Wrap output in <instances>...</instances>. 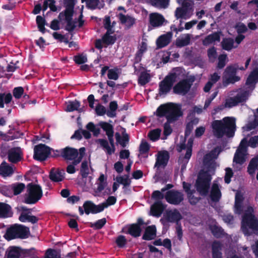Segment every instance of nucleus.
I'll use <instances>...</instances> for the list:
<instances>
[{"label": "nucleus", "mask_w": 258, "mask_h": 258, "mask_svg": "<svg viewBox=\"0 0 258 258\" xmlns=\"http://www.w3.org/2000/svg\"><path fill=\"white\" fill-rule=\"evenodd\" d=\"M207 55L209 60L212 62H214L217 57L216 47L213 46L209 48L207 50Z\"/></svg>", "instance_id": "53"}, {"label": "nucleus", "mask_w": 258, "mask_h": 258, "mask_svg": "<svg viewBox=\"0 0 258 258\" xmlns=\"http://www.w3.org/2000/svg\"><path fill=\"white\" fill-rule=\"evenodd\" d=\"M107 77L110 80H117L119 78L117 69H109L108 71Z\"/></svg>", "instance_id": "63"}, {"label": "nucleus", "mask_w": 258, "mask_h": 258, "mask_svg": "<svg viewBox=\"0 0 258 258\" xmlns=\"http://www.w3.org/2000/svg\"><path fill=\"white\" fill-rule=\"evenodd\" d=\"M82 3L86 2L87 7L92 10L96 9L99 4V0H81Z\"/></svg>", "instance_id": "59"}, {"label": "nucleus", "mask_w": 258, "mask_h": 258, "mask_svg": "<svg viewBox=\"0 0 258 258\" xmlns=\"http://www.w3.org/2000/svg\"><path fill=\"white\" fill-rule=\"evenodd\" d=\"M65 10L61 13L62 14H74V8L76 0H63Z\"/></svg>", "instance_id": "34"}, {"label": "nucleus", "mask_w": 258, "mask_h": 258, "mask_svg": "<svg viewBox=\"0 0 258 258\" xmlns=\"http://www.w3.org/2000/svg\"><path fill=\"white\" fill-rule=\"evenodd\" d=\"M116 182L122 184L124 187L128 186L131 183V180L129 178L128 174H125L123 176H118L115 179Z\"/></svg>", "instance_id": "41"}, {"label": "nucleus", "mask_w": 258, "mask_h": 258, "mask_svg": "<svg viewBox=\"0 0 258 258\" xmlns=\"http://www.w3.org/2000/svg\"><path fill=\"white\" fill-rule=\"evenodd\" d=\"M89 173V170L87 161H84L81 164L80 168V174L82 178H87Z\"/></svg>", "instance_id": "49"}, {"label": "nucleus", "mask_w": 258, "mask_h": 258, "mask_svg": "<svg viewBox=\"0 0 258 258\" xmlns=\"http://www.w3.org/2000/svg\"><path fill=\"white\" fill-rule=\"evenodd\" d=\"M7 258H23L22 248L17 246H11L7 251Z\"/></svg>", "instance_id": "29"}, {"label": "nucleus", "mask_w": 258, "mask_h": 258, "mask_svg": "<svg viewBox=\"0 0 258 258\" xmlns=\"http://www.w3.org/2000/svg\"><path fill=\"white\" fill-rule=\"evenodd\" d=\"M0 193L6 197L12 196L11 185H0Z\"/></svg>", "instance_id": "50"}, {"label": "nucleus", "mask_w": 258, "mask_h": 258, "mask_svg": "<svg viewBox=\"0 0 258 258\" xmlns=\"http://www.w3.org/2000/svg\"><path fill=\"white\" fill-rule=\"evenodd\" d=\"M246 151L241 150V148H237L234 156L233 162L242 165L246 161Z\"/></svg>", "instance_id": "27"}, {"label": "nucleus", "mask_w": 258, "mask_h": 258, "mask_svg": "<svg viewBox=\"0 0 258 258\" xmlns=\"http://www.w3.org/2000/svg\"><path fill=\"white\" fill-rule=\"evenodd\" d=\"M27 192L24 196V202L27 204H35L42 197L43 191L41 186L33 182L28 183L27 186Z\"/></svg>", "instance_id": "3"}, {"label": "nucleus", "mask_w": 258, "mask_h": 258, "mask_svg": "<svg viewBox=\"0 0 258 258\" xmlns=\"http://www.w3.org/2000/svg\"><path fill=\"white\" fill-rule=\"evenodd\" d=\"M182 114L180 106L173 103L162 104L156 111L157 116L160 117L165 116L168 122L177 120Z\"/></svg>", "instance_id": "2"}, {"label": "nucleus", "mask_w": 258, "mask_h": 258, "mask_svg": "<svg viewBox=\"0 0 258 258\" xmlns=\"http://www.w3.org/2000/svg\"><path fill=\"white\" fill-rule=\"evenodd\" d=\"M122 137L120 136L119 133L117 132L115 134L116 140L123 148L126 147L130 140L129 135L126 133L125 130L122 133Z\"/></svg>", "instance_id": "30"}, {"label": "nucleus", "mask_w": 258, "mask_h": 258, "mask_svg": "<svg viewBox=\"0 0 258 258\" xmlns=\"http://www.w3.org/2000/svg\"><path fill=\"white\" fill-rule=\"evenodd\" d=\"M46 256L45 258H60V254L55 249H48L46 252Z\"/></svg>", "instance_id": "57"}, {"label": "nucleus", "mask_w": 258, "mask_h": 258, "mask_svg": "<svg viewBox=\"0 0 258 258\" xmlns=\"http://www.w3.org/2000/svg\"><path fill=\"white\" fill-rule=\"evenodd\" d=\"M172 36V32H168L165 34L160 36L156 40V46L158 48H163L168 45Z\"/></svg>", "instance_id": "20"}, {"label": "nucleus", "mask_w": 258, "mask_h": 258, "mask_svg": "<svg viewBox=\"0 0 258 258\" xmlns=\"http://www.w3.org/2000/svg\"><path fill=\"white\" fill-rule=\"evenodd\" d=\"M104 28L106 30V31H115L114 29L111 28V22L110 17L109 16H105L103 21Z\"/></svg>", "instance_id": "55"}, {"label": "nucleus", "mask_w": 258, "mask_h": 258, "mask_svg": "<svg viewBox=\"0 0 258 258\" xmlns=\"http://www.w3.org/2000/svg\"><path fill=\"white\" fill-rule=\"evenodd\" d=\"M83 207L84 210L80 206L78 208L80 215H83L84 213L86 215H89L90 213L95 214L103 211L100 204L96 205L91 201H85Z\"/></svg>", "instance_id": "11"}, {"label": "nucleus", "mask_w": 258, "mask_h": 258, "mask_svg": "<svg viewBox=\"0 0 258 258\" xmlns=\"http://www.w3.org/2000/svg\"><path fill=\"white\" fill-rule=\"evenodd\" d=\"M97 143L99 144L100 147L105 150L107 155H111L115 151V144L109 145L108 141L104 139H99L97 140Z\"/></svg>", "instance_id": "22"}, {"label": "nucleus", "mask_w": 258, "mask_h": 258, "mask_svg": "<svg viewBox=\"0 0 258 258\" xmlns=\"http://www.w3.org/2000/svg\"><path fill=\"white\" fill-rule=\"evenodd\" d=\"M150 146L149 144L145 140H142L140 146L139 152L141 154L148 153L150 150Z\"/></svg>", "instance_id": "51"}, {"label": "nucleus", "mask_w": 258, "mask_h": 258, "mask_svg": "<svg viewBox=\"0 0 258 258\" xmlns=\"http://www.w3.org/2000/svg\"><path fill=\"white\" fill-rule=\"evenodd\" d=\"M211 175L207 171L200 172L196 180L195 186L197 190L202 196H206L209 191Z\"/></svg>", "instance_id": "5"}, {"label": "nucleus", "mask_w": 258, "mask_h": 258, "mask_svg": "<svg viewBox=\"0 0 258 258\" xmlns=\"http://www.w3.org/2000/svg\"><path fill=\"white\" fill-rule=\"evenodd\" d=\"M115 242L118 247L123 248L126 245L127 240L124 236L120 235L116 238Z\"/></svg>", "instance_id": "58"}, {"label": "nucleus", "mask_w": 258, "mask_h": 258, "mask_svg": "<svg viewBox=\"0 0 258 258\" xmlns=\"http://www.w3.org/2000/svg\"><path fill=\"white\" fill-rule=\"evenodd\" d=\"M13 168L6 162L4 161L0 165V175L4 177L9 176L13 174Z\"/></svg>", "instance_id": "32"}, {"label": "nucleus", "mask_w": 258, "mask_h": 258, "mask_svg": "<svg viewBox=\"0 0 258 258\" xmlns=\"http://www.w3.org/2000/svg\"><path fill=\"white\" fill-rule=\"evenodd\" d=\"M13 213L10 205L0 202V218H8L12 217Z\"/></svg>", "instance_id": "26"}, {"label": "nucleus", "mask_w": 258, "mask_h": 258, "mask_svg": "<svg viewBox=\"0 0 258 258\" xmlns=\"http://www.w3.org/2000/svg\"><path fill=\"white\" fill-rule=\"evenodd\" d=\"M161 134V130L159 129H155L150 131L148 134V137L150 139L153 141L158 140Z\"/></svg>", "instance_id": "56"}, {"label": "nucleus", "mask_w": 258, "mask_h": 258, "mask_svg": "<svg viewBox=\"0 0 258 258\" xmlns=\"http://www.w3.org/2000/svg\"><path fill=\"white\" fill-rule=\"evenodd\" d=\"M192 140L189 139L187 143V147L186 148V153L184 156V159L186 160L185 162L188 163L192 154Z\"/></svg>", "instance_id": "52"}, {"label": "nucleus", "mask_w": 258, "mask_h": 258, "mask_svg": "<svg viewBox=\"0 0 258 258\" xmlns=\"http://www.w3.org/2000/svg\"><path fill=\"white\" fill-rule=\"evenodd\" d=\"M226 173L224 176L225 182L229 184L231 182V178L233 175L232 170L230 168H226L225 169Z\"/></svg>", "instance_id": "64"}, {"label": "nucleus", "mask_w": 258, "mask_h": 258, "mask_svg": "<svg viewBox=\"0 0 258 258\" xmlns=\"http://www.w3.org/2000/svg\"><path fill=\"white\" fill-rule=\"evenodd\" d=\"M51 148L45 144H40L35 146L33 158L39 161H45L51 154Z\"/></svg>", "instance_id": "9"}, {"label": "nucleus", "mask_w": 258, "mask_h": 258, "mask_svg": "<svg viewBox=\"0 0 258 258\" xmlns=\"http://www.w3.org/2000/svg\"><path fill=\"white\" fill-rule=\"evenodd\" d=\"M150 3L154 7L165 9L169 6V0H150Z\"/></svg>", "instance_id": "43"}, {"label": "nucleus", "mask_w": 258, "mask_h": 258, "mask_svg": "<svg viewBox=\"0 0 258 258\" xmlns=\"http://www.w3.org/2000/svg\"><path fill=\"white\" fill-rule=\"evenodd\" d=\"M213 235L216 238H221L224 235L223 229L219 226L214 225L211 229Z\"/></svg>", "instance_id": "46"}, {"label": "nucleus", "mask_w": 258, "mask_h": 258, "mask_svg": "<svg viewBox=\"0 0 258 258\" xmlns=\"http://www.w3.org/2000/svg\"><path fill=\"white\" fill-rule=\"evenodd\" d=\"M12 195L17 196L20 194L26 188V185L24 183L15 182L11 184Z\"/></svg>", "instance_id": "36"}, {"label": "nucleus", "mask_w": 258, "mask_h": 258, "mask_svg": "<svg viewBox=\"0 0 258 258\" xmlns=\"http://www.w3.org/2000/svg\"><path fill=\"white\" fill-rule=\"evenodd\" d=\"M64 171L59 168H52L49 172V179L53 182H58L63 180Z\"/></svg>", "instance_id": "18"}, {"label": "nucleus", "mask_w": 258, "mask_h": 258, "mask_svg": "<svg viewBox=\"0 0 258 258\" xmlns=\"http://www.w3.org/2000/svg\"><path fill=\"white\" fill-rule=\"evenodd\" d=\"M187 9H183L180 7L176 8L175 12V16L176 19L183 18L187 13Z\"/></svg>", "instance_id": "62"}, {"label": "nucleus", "mask_w": 258, "mask_h": 258, "mask_svg": "<svg viewBox=\"0 0 258 258\" xmlns=\"http://www.w3.org/2000/svg\"><path fill=\"white\" fill-rule=\"evenodd\" d=\"M142 232L141 227L135 224H131L128 228L127 234H128L134 237H138L141 235Z\"/></svg>", "instance_id": "35"}, {"label": "nucleus", "mask_w": 258, "mask_h": 258, "mask_svg": "<svg viewBox=\"0 0 258 258\" xmlns=\"http://www.w3.org/2000/svg\"><path fill=\"white\" fill-rule=\"evenodd\" d=\"M238 69V65L237 63L227 66L224 70L223 76V84L224 86H227L230 84H234L240 80V77L236 76Z\"/></svg>", "instance_id": "6"}, {"label": "nucleus", "mask_w": 258, "mask_h": 258, "mask_svg": "<svg viewBox=\"0 0 258 258\" xmlns=\"http://www.w3.org/2000/svg\"><path fill=\"white\" fill-rule=\"evenodd\" d=\"M99 125L104 131L105 132L106 135L114 134L113 126L111 124L106 122H100Z\"/></svg>", "instance_id": "45"}, {"label": "nucleus", "mask_w": 258, "mask_h": 258, "mask_svg": "<svg viewBox=\"0 0 258 258\" xmlns=\"http://www.w3.org/2000/svg\"><path fill=\"white\" fill-rule=\"evenodd\" d=\"M24 90L22 87H17L14 88L13 96L16 99H20L24 94Z\"/></svg>", "instance_id": "60"}, {"label": "nucleus", "mask_w": 258, "mask_h": 258, "mask_svg": "<svg viewBox=\"0 0 258 258\" xmlns=\"http://www.w3.org/2000/svg\"><path fill=\"white\" fill-rule=\"evenodd\" d=\"M21 213L19 217V220L22 222H30L33 224L38 222L39 218L32 215L31 209L27 208L26 207L22 206L21 207Z\"/></svg>", "instance_id": "13"}, {"label": "nucleus", "mask_w": 258, "mask_h": 258, "mask_svg": "<svg viewBox=\"0 0 258 258\" xmlns=\"http://www.w3.org/2000/svg\"><path fill=\"white\" fill-rule=\"evenodd\" d=\"M115 31H106L102 36L103 43L108 46L113 44L116 40V36L115 35H111L114 33Z\"/></svg>", "instance_id": "31"}, {"label": "nucleus", "mask_w": 258, "mask_h": 258, "mask_svg": "<svg viewBox=\"0 0 258 258\" xmlns=\"http://www.w3.org/2000/svg\"><path fill=\"white\" fill-rule=\"evenodd\" d=\"M165 21L164 17L158 13H152L149 15V23L154 28L161 26Z\"/></svg>", "instance_id": "17"}, {"label": "nucleus", "mask_w": 258, "mask_h": 258, "mask_svg": "<svg viewBox=\"0 0 258 258\" xmlns=\"http://www.w3.org/2000/svg\"><path fill=\"white\" fill-rule=\"evenodd\" d=\"M156 228L155 225L147 226L145 230L142 239L145 240H153L156 236Z\"/></svg>", "instance_id": "25"}, {"label": "nucleus", "mask_w": 258, "mask_h": 258, "mask_svg": "<svg viewBox=\"0 0 258 258\" xmlns=\"http://www.w3.org/2000/svg\"><path fill=\"white\" fill-rule=\"evenodd\" d=\"M74 60L78 64H82L87 61V58L83 54H78L74 56Z\"/></svg>", "instance_id": "61"}, {"label": "nucleus", "mask_w": 258, "mask_h": 258, "mask_svg": "<svg viewBox=\"0 0 258 258\" xmlns=\"http://www.w3.org/2000/svg\"><path fill=\"white\" fill-rule=\"evenodd\" d=\"M12 95L11 93L6 94L5 93H0V108L5 107V103L9 104L12 100Z\"/></svg>", "instance_id": "38"}, {"label": "nucleus", "mask_w": 258, "mask_h": 258, "mask_svg": "<svg viewBox=\"0 0 258 258\" xmlns=\"http://www.w3.org/2000/svg\"><path fill=\"white\" fill-rule=\"evenodd\" d=\"M81 106L80 101L77 100L69 101L68 103L66 111L68 112H73L77 110L79 112L83 111L82 108H79Z\"/></svg>", "instance_id": "37"}, {"label": "nucleus", "mask_w": 258, "mask_h": 258, "mask_svg": "<svg viewBox=\"0 0 258 258\" xmlns=\"http://www.w3.org/2000/svg\"><path fill=\"white\" fill-rule=\"evenodd\" d=\"M106 219L103 218L101 219L97 220L94 223H91L90 227L94 229L99 230L101 229L106 223Z\"/></svg>", "instance_id": "54"}, {"label": "nucleus", "mask_w": 258, "mask_h": 258, "mask_svg": "<svg viewBox=\"0 0 258 258\" xmlns=\"http://www.w3.org/2000/svg\"><path fill=\"white\" fill-rule=\"evenodd\" d=\"M8 160L13 163H17L20 162L22 157L18 148H13L9 150L8 153Z\"/></svg>", "instance_id": "21"}, {"label": "nucleus", "mask_w": 258, "mask_h": 258, "mask_svg": "<svg viewBox=\"0 0 258 258\" xmlns=\"http://www.w3.org/2000/svg\"><path fill=\"white\" fill-rule=\"evenodd\" d=\"M28 228L23 225L15 224L8 228L6 234L10 240L15 238L24 239L27 237Z\"/></svg>", "instance_id": "8"}, {"label": "nucleus", "mask_w": 258, "mask_h": 258, "mask_svg": "<svg viewBox=\"0 0 258 258\" xmlns=\"http://www.w3.org/2000/svg\"><path fill=\"white\" fill-rule=\"evenodd\" d=\"M74 14L59 13L58 16V19L61 22L64 21L67 23L64 29L69 32H73L76 28L75 22L73 20Z\"/></svg>", "instance_id": "14"}, {"label": "nucleus", "mask_w": 258, "mask_h": 258, "mask_svg": "<svg viewBox=\"0 0 258 258\" xmlns=\"http://www.w3.org/2000/svg\"><path fill=\"white\" fill-rule=\"evenodd\" d=\"M190 37L188 34L185 35L184 38H177L176 40V45L178 47H182L190 43Z\"/></svg>", "instance_id": "42"}, {"label": "nucleus", "mask_w": 258, "mask_h": 258, "mask_svg": "<svg viewBox=\"0 0 258 258\" xmlns=\"http://www.w3.org/2000/svg\"><path fill=\"white\" fill-rule=\"evenodd\" d=\"M116 198L115 197L109 196L106 200V202L100 204L102 211L109 206L114 205L116 203Z\"/></svg>", "instance_id": "48"}, {"label": "nucleus", "mask_w": 258, "mask_h": 258, "mask_svg": "<svg viewBox=\"0 0 258 258\" xmlns=\"http://www.w3.org/2000/svg\"><path fill=\"white\" fill-rule=\"evenodd\" d=\"M221 34V32L217 31L207 35L203 40V44L204 46H208L216 41L219 42L220 41Z\"/></svg>", "instance_id": "24"}, {"label": "nucleus", "mask_w": 258, "mask_h": 258, "mask_svg": "<svg viewBox=\"0 0 258 258\" xmlns=\"http://www.w3.org/2000/svg\"><path fill=\"white\" fill-rule=\"evenodd\" d=\"M79 152L77 149L70 147L62 149V158L65 160H73L78 157Z\"/></svg>", "instance_id": "16"}, {"label": "nucleus", "mask_w": 258, "mask_h": 258, "mask_svg": "<svg viewBox=\"0 0 258 258\" xmlns=\"http://www.w3.org/2000/svg\"><path fill=\"white\" fill-rule=\"evenodd\" d=\"M227 59V55L226 54H220L218 57L217 69L219 70L223 69L226 66Z\"/></svg>", "instance_id": "47"}, {"label": "nucleus", "mask_w": 258, "mask_h": 258, "mask_svg": "<svg viewBox=\"0 0 258 258\" xmlns=\"http://www.w3.org/2000/svg\"><path fill=\"white\" fill-rule=\"evenodd\" d=\"M165 199L168 203L178 205L183 201L184 195L181 191L172 189L166 192Z\"/></svg>", "instance_id": "12"}, {"label": "nucleus", "mask_w": 258, "mask_h": 258, "mask_svg": "<svg viewBox=\"0 0 258 258\" xmlns=\"http://www.w3.org/2000/svg\"><path fill=\"white\" fill-rule=\"evenodd\" d=\"M165 217L167 221L169 222H178L182 218L181 214L176 209L173 211L171 210L167 211Z\"/></svg>", "instance_id": "28"}, {"label": "nucleus", "mask_w": 258, "mask_h": 258, "mask_svg": "<svg viewBox=\"0 0 258 258\" xmlns=\"http://www.w3.org/2000/svg\"><path fill=\"white\" fill-rule=\"evenodd\" d=\"M36 22L39 30L44 34L46 31L45 25H47L45 19L39 15L36 17Z\"/></svg>", "instance_id": "40"}, {"label": "nucleus", "mask_w": 258, "mask_h": 258, "mask_svg": "<svg viewBox=\"0 0 258 258\" xmlns=\"http://www.w3.org/2000/svg\"><path fill=\"white\" fill-rule=\"evenodd\" d=\"M151 79L150 74L146 71L142 72L138 78V84L141 86H144L149 83Z\"/></svg>", "instance_id": "39"}, {"label": "nucleus", "mask_w": 258, "mask_h": 258, "mask_svg": "<svg viewBox=\"0 0 258 258\" xmlns=\"http://www.w3.org/2000/svg\"><path fill=\"white\" fill-rule=\"evenodd\" d=\"M222 197V193L217 182H214L212 185L210 197L211 200L213 202H218Z\"/></svg>", "instance_id": "19"}, {"label": "nucleus", "mask_w": 258, "mask_h": 258, "mask_svg": "<svg viewBox=\"0 0 258 258\" xmlns=\"http://www.w3.org/2000/svg\"><path fill=\"white\" fill-rule=\"evenodd\" d=\"M220 246L219 243L216 242L213 243L212 246L213 258H222V252L219 250Z\"/></svg>", "instance_id": "44"}, {"label": "nucleus", "mask_w": 258, "mask_h": 258, "mask_svg": "<svg viewBox=\"0 0 258 258\" xmlns=\"http://www.w3.org/2000/svg\"><path fill=\"white\" fill-rule=\"evenodd\" d=\"M194 80L185 79L179 81L173 87V93L177 95H185L190 90Z\"/></svg>", "instance_id": "10"}, {"label": "nucleus", "mask_w": 258, "mask_h": 258, "mask_svg": "<svg viewBox=\"0 0 258 258\" xmlns=\"http://www.w3.org/2000/svg\"><path fill=\"white\" fill-rule=\"evenodd\" d=\"M177 75L175 73H171L167 75L164 79L159 82V95H167L172 88L174 83L176 81Z\"/></svg>", "instance_id": "7"}, {"label": "nucleus", "mask_w": 258, "mask_h": 258, "mask_svg": "<svg viewBox=\"0 0 258 258\" xmlns=\"http://www.w3.org/2000/svg\"><path fill=\"white\" fill-rule=\"evenodd\" d=\"M169 159V154L167 151L159 152L156 158L154 167L158 168L162 167L164 168L167 166Z\"/></svg>", "instance_id": "15"}, {"label": "nucleus", "mask_w": 258, "mask_h": 258, "mask_svg": "<svg viewBox=\"0 0 258 258\" xmlns=\"http://www.w3.org/2000/svg\"><path fill=\"white\" fill-rule=\"evenodd\" d=\"M165 206L161 201H156L151 207V212L153 216L159 217L165 209Z\"/></svg>", "instance_id": "23"}, {"label": "nucleus", "mask_w": 258, "mask_h": 258, "mask_svg": "<svg viewBox=\"0 0 258 258\" xmlns=\"http://www.w3.org/2000/svg\"><path fill=\"white\" fill-rule=\"evenodd\" d=\"M234 41L232 38H224L221 42V45L223 50L230 51L233 48H236L237 46H234Z\"/></svg>", "instance_id": "33"}, {"label": "nucleus", "mask_w": 258, "mask_h": 258, "mask_svg": "<svg viewBox=\"0 0 258 258\" xmlns=\"http://www.w3.org/2000/svg\"><path fill=\"white\" fill-rule=\"evenodd\" d=\"M241 229L246 236H249L252 233L258 232V219L251 215H243L242 217Z\"/></svg>", "instance_id": "4"}, {"label": "nucleus", "mask_w": 258, "mask_h": 258, "mask_svg": "<svg viewBox=\"0 0 258 258\" xmlns=\"http://www.w3.org/2000/svg\"><path fill=\"white\" fill-rule=\"evenodd\" d=\"M214 136L222 138L224 136L232 138L236 129V119L234 117H225L221 120H215L211 124Z\"/></svg>", "instance_id": "1"}]
</instances>
